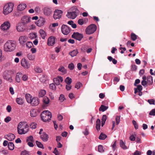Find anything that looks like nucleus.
Returning a JSON list of instances; mask_svg holds the SVG:
<instances>
[{
  "mask_svg": "<svg viewBox=\"0 0 155 155\" xmlns=\"http://www.w3.org/2000/svg\"><path fill=\"white\" fill-rule=\"evenodd\" d=\"M34 141L33 137L32 136H30L27 138L26 142Z\"/></svg>",
  "mask_w": 155,
  "mask_h": 155,
  "instance_id": "79ce46f5",
  "label": "nucleus"
},
{
  "mask_svg": "<svg viewBox=\"0 0 155 155\" xmlns=\"http://www.w3.org/2000/svg\"><path fill=\"white\" fill-rule=\"evenodd\" d=\"M68 68L71 70H72L74 68V64L73 63H71L69 64Z\"/></svg>",
  "mask_w": 155,
  "mask_h": 155,
  "instance_id": "864d4df0",
  "label": "nucleus"
},
{
  "mask_svg": "<svg viewBox=\"0 0 155 155\" xmlns=\"http://www.w3.org/2000/svg\"><path fill=\"white\" fill-rule=\"evenodd\" d=\"M53 81L55 84L57 85H60L61 87H62V85L60 84V83L62 82L63 81V78L62 77L58 76L56 78H54Z\"/></svg>",
  "mask_w": 155,
  "mask_h": 155,
  "instance_id": "f8f14e48",
  "label": "nucleus"
},
{
  "mask_svg": "<svg viewBox=\"0 0 155 155\" xmlns=\"http://www.w3.org/2000/svg\"><path fill=\"white\" fill-rule=\"evenodd\" d=\"M132 122L135 129H137L138 128V126L135 120H133Z\"/></svg>",
  "mask_w": 155,
  "mask_h": 155,
  "instance_id": "3c124183",
  "label": "nucleus"
},
{
  "mask_svg": "<svg viewBox=\"0 0 155 155\" xmlns=\"http://www.w3.org/2000/svg\"><path fill=\"white\" fill-rule=\"evenodd\" d=\"M44 13L45 15L47 16L50 15L52 13L51 10L48 8H45L44 10Z\"/></svg>",
  "mask_w": 155,
  "mask_h": 155,
  "instance_id": "412c9836",
  "label": "nucleus"
},
{
  "mask_svg": "<svg viewBox=\"0 0 155 155\" xmlns=\"http://www.w3.org/2000/svg\"><path fill=\"white\" fill-rule=\"evenodd\" d=\"M21 65L24 68H28L30 67V65L28 64L27 60L25 59H22L21 60Z\"/></svg>",
  "mask_w": 155,
  "mask_h": 155,
  "instance_id": "2eb2a0df",
  "label": "nucleus"
},
{
  "mask_svg": "<svg viewBox=\"0 0 155 155\" xmlns=\"http://www.w3.org/2000/svg\"><path fill=\"white\" fill-rule=\"evenodd\" d=\"M79 13V11L77 8H75L74 10L71 12H68L66 16L69 18L74 19L77 16V14Z\"/></svg>",
  "mask_w": 155,
  "mask_h": 155,
  "instance_id": "0eeeda50",
  "label": "nucleus"
},
{
  "mask_svg": "<svg viewBox=\"0 0 155 155\" xmlns=\"http://www.w3.org/2000/svg\"><path fill=\"white\" fill-rule=\"evenodd\" d=\"M17 103L19 105H21L23 103V99L21 97L17 98L16 99Z\"/></svg>",
  "mask_w": 155,
  "mask_h": 155,
  "instance_id": "c85d7f7f",
  "label": "nucleus"
},
{
  "mask_svg": "<svg viewBox=\"0 0 155 155\" xmlns=\"http://www.w3.org/2000/svg\"><path fill=\"white\" fill-rule=\"evenodd\" d=\"M5 137L8 140L12 141L15 139V135L13 134H9L8 135H5Z\"/></svg>",
  "mask_w": 155,
  "mask_h": 155,
  "instance_id": "a211bd4d",
  "label": "nucleus"
},
{
  "mask_svg": "<svg viewBox=\"0 0 155 155\" xmlns=\"http://www.w3.org/2000/svg\"><path fill=\"white\" fill-rule=\"evenodd\" d=\"M16 29L18 32H22L25 30L24 25L21 23H19L17 26Z\"/></svg>",
  "mask_w": 155,
  "mask_h": 155,
  "instance_id": "6ab92c4d",
  "label": "nucleus"
},
{
  "mask_svg": "<svg viewBox=\"0 0 155 155\" xmlns=\"http://www.w3.org/2000/svg\"><path fill=\"white\" fill-rule=\"evenodd\" d=\"M41 117L42 120L46 122L51 119V113L48 110H45L42 112Z\"/></svg>",
  "mask_w": 155,
  "mask_h": 155,
  "instance_id": "39448f33",
  "label": "nucleus"
},
{
  "mask_svg": "<svg viewBox=\"0 0 155 155\" xmlns=\"http://www.w3.org/2000/svg\"><path fill=\"white\" fill-rule=\"evenodd\" d=\"M72 81L71 79L69 77H67L65 80V82L68 85L71 84Z\"/></svg>",
  "mask_w": 155,
  "mask_h": 155,
  "instance_id": "4c0bfd02",
  "label": "nucleus"
},
{
  "mask_svg": "<svg viewBox=\"0 0 155 155\" xmlns=\"http://www.w3.org/2000/svg\"><path fill=\"white\" fill-rule=\"evenodd\" d=\"M53 153H54L55 155H59V154L56 148H55Z\"/></svg>",
  "mask_w": 155,
  "mask_h": 155,
  "instance_id": "338daca9",
  "label": "nucleus"
},
{
  "mask_svg": "<svg viewBox=\"0 0 155 155\" xmlns=\"http://www.w3.org/2000/svg\"><path fill=\"white\" fill-rule=\"evenodd\" d=\"M78 53V50L76 49L69 53V54L72 57H74L77 55Z\"/></svg>",
  "mask_w": 155,
  "mask_h": 155,
  "instance_id": "cd10ccee",
  "label": "nucleus"
},
{
  "mask_svg": "<svg viewBox=\"0 0 155 155\" xmlns=\"http://www.w3.org/2000/svg\"><path fill=\"white\" fill-rule=\"evenodd\" d=\"M49 87L50 89L53 90H55L56 88L55 85L54 83L50 84L49 85Z\"/></svg>",
  "mask_w": 155,
  "mask_h": 155,
  "instance_id": "8fccbe9b",
  "label": "nucleus"
},
{
  "mask_svg": "<svg viewBox=\"0 0 155 155\" xmlns=\"http://www.w3.org/2000/svg\"><path fill=\"white\" fill-rule=\"evenodd\" d=\"M63 12L61 10L56 9L54 12L53 18L55 20L60 19L62 16Z\"/></svg>",
  "mask_w": 155,
  "mask_h": 155,
  "instance_id": "6e6552de",
  "label": "nucleus"
},
{
  "mask_svg": "<svg viewBox=\"0 0 155 155\" xmlns=\"http://www.w3.org/2000/svg\"><path fill=\"white\" fill-rule=\"evenodd\" d=\"M107 137V136L101 133L99 136V138L100 140H104Z\"/></svg>",
  "mask_w": 155,
  "mask_h": 155,
  "instance_id": "58836bf2",
  "label": "nucleus"
},
{
  "mask_svg": "<svg viewBox=\"0 0 155 155\" xmlns=\"http://www.w3.org/2000/svg\"><path fill=\"white\" fill-rule=\"evenodd\" d=\"M147 84L149 85L152 84L153 83V78L151 76H148L147 78Z\"/></svg>",
  "mask_w": 155,
  "mask_h": 155,
  "instance_id": "393cba45",
  "label": "nucleus"
},
{
  "mask_svg": "<svg viewBox=\"0 0 155 155\" xmlns=\"http://www.w3.org/2000/svg\"><path fill=\"white\" fill-rule=\"evenodd\" d=\"M137 69V66L135 65H131V70L132 71H135Z\"/></svg>",
  "mask_w": 155,
  "mask_h": 155,
  "instance_id": "680f3d73",
  "label": "nucleus"
},
{
  "mask_svg": "<svg viewBox=\"0 0 155 155\" xmlns=\"http://www.w3.org/2000/svg\"><path fill=\"white\" fill-rule=\"evenodd\" d=\"M55 43V38L54 37L51 36L48 40V44L49 46H53Z\"/></svg>",
  "mask_w": 155,
  "mask_h": 155,
  "instance_id": "dca6fc26",
  "label": "nucleus"
},
{
  "mask_svg": "<svg viewBox=\"0 0 155 155\" xmlns=\"http://www.w3.org/2000/svg\"><path fill=\"white\" fill-rule=\"evenodd\" d=\"M120 117L119 116H117L116 117V120L117 125H118L120 122Z\"/></svg>",
  "mask_w": 155,
  "mask_h": 155,
  "instance_id": "603ef678",
  "label": "nucleus"
},
{
  "mask_svg": "<svg viewBox=\"0 0 155 155\" xmlns=\"http://www.w3.org/2000/svg\"><path fill=\"white\" fill-rule=\"evenodd\" d=\"M120 147L123 149H127V147L126 146L125 143L122 140H120Z\"/></svg>",
  "mask_w": 155,
  "mask_h": 155,
  "instance_id": "473e14b6",
  "label": "nucleus"
},
{
  "mask_svg": "<svg viewBox=\"0 0 155 155\" xmlns=\"http://www.w3.org/2000/svg\"><path fill=\"white\" fill-rule=\"evenodd\" d=\"M27 5L25 4H19L17 7L18 10L19 11H23L26 7Z\"/></svg>",
  "mask_w": 155,
  "mask_h": 155,
  "instance_id": "4be33fe9",
  "label": "nucleus"
},
{
  "mask_svg": "<svg viewBox=\"0 0 155 155\" xmlns=\"http://www.w3.org/2000/svg\"><path fill=\"white\" fill-rule=\"evenodd\" d=\"M30 18L27 16H24L21 19V23L23 25H25L29 22Z\"/></svg>",
  "mask_w": 155,
  "mask_h": 155,
  "instance_id": "ddd939ff",
  "label": "nucleus"
},
{
  "mask_svg": "<svg viewBox=\"0 0 155 155\" xmlns=\"http://www.w3.org/2000/svg\"><path fill=\"white\" fill-rule=\"evenodd\" d=\"M98 151L100 153H102L104 152V150L103 149V147L102 145H100L98 146Z\"/></svg>",
  "mask_w": 155,
  "mask_h": 155,
  "instance_id": "a18cd8bd",
  "label": "nucleus"
},
{
  "mask_svg": "<svg viewBox=\"0 0 155 155\" xmlns=\"http://www.w3.org/2000/svg\"><path fill=\"white\" fill-rule=\"evenodd\" d=\"M129 138L130 140L132 141H134L135 140L136 138L134 136L132 135L130 136Z\"/></svg>",
  "mask_w": 155,
  "mask_h": 155,
  "instance_id": "0e129e2a",
  "label": "nucleus"
},
{
  "mask_svg": "<svg viewBox=\"0 0 155 155\" xmlns=\"http://www.w3.org/2000/svg\"><path fill=\"white\" fill-rule=\"evenodd\" d=\"M140 82V81L139 79H137L135 80V82L134 84V85L135 86H137V84H139Z\"/></svg>",
  "mask_w": 155,
  "mask_h": 155,
  "instance_id": "69168bd1",
  "label": "nucleus"
},
{
  "mask_svg": "<svg viewBox=\"0 0 155 155\" xmlns=\"http://www.w3.org/2000/svg\"><path fill=\"white\" fill-rule=\"evenodd\" d=\"M78 24L81 25L84 23V21L83 19H80L78 21Z\"/></svg>",
  "mask_w": 155,
  "mask_h": 155,
  "instance_id": "5fc2aeb1",
  "label": "nucleus"
},
{
  "mask_svg": "<svg viewBox=\"0 0 155 155\" xmlns=\"http://www.w3.org/2000/svg\"><path fill=\"white\" fill-rule=\"evenodd\" d=\"M30 115L31 117H34L37 116L36 110L35 109H33L30 111Z\"/></svg>",
  "mask_w": 155,
  "mask_h": 155,
  "instance_id": "c756f323",
  "label": "nucleus"
},
{
  "mask_svg": "<svg viewBox=\"0 0 155 155\" xmlns=\"http://www.w3.org/2000/svg\"><path fill=\"white\" fill-rule=\"evenodd\" d=\"M13 3L9 2L6 4L3 7V13L5 15L11 12L13 10Z\"/></svg>",
  "mask_w": 155,
  "mask_h": 155,
  "instance_id": "20e7f679",
  "label": "nucleus"
},
{
  "mask_svg": "<svg viewBox=\"0 0 155 155\" xmlns=\"http://www.w3.org/2000/svg\"><path fill=\"white\" fill-rule=\"evenodd\" d=\"M97 26L94 24H91L85 30L86 34L88 35L94 33L96 30Z\"/></svg>",
  "mask_w": 155,
  "mask_h": 155,
  "instance_id": "423d86ee",
  "label": "nucleus"
},
{
  "mask_svg": "<svg viewBox=\"0 0 155 155\" xmlns=\"http://www.w3.org/2000/svg\"><path fill=\"white\" fill-rule=\"evenodd\" d=\"M37 125L36 123L33 122L30 125V127L32 129H35L37 127Z\"/></svg>",
  "mask_w": 155,
  "mask_h": 155,
  "instance_id": "de8ad7c7",
  "label": "nucleus"
},
{
  "mask_svg": "<svg viewBox=\"0 0 155 155\" xmlns=\"http://www.w3.org/2000/svg\"><path fill=\"white\" fill-rule=\"evenodd\" d=\"M71 37L73 38L80 41L83 38V35L78 32H74L72 35Z\"/></svg>",
  "mask_w": 155,
  "mask_h": 155,
  "instance_id": "9d476101",
  "label": "nucleus"
},
{
  "mask_svg": "<svg viewBox=\"0 0 155 155\" xmlns=\"http://www.w3.org/2000/svg\"><path fill=\"white\" fill-rule=\"evenodd\" d=\"M46 93V91L45 90H41L39 93V97H43L45 95Z\"/></svg>",
  "mask_w": 155,
  "mask_h": 155,
  "instance_id": "2f4dec72",
  "label": "nucleus"
},
{
  "mask_svg": "<svg viewBox=\"0 0 155 155\" xmlns=\"http://www.w3.org/2000/svg\"><path fill=\"white\" fill-rule=\"evenodd\" d=\"M45 22L44 19L43 18H41L36 22V25L38 26H41L43 25Z\"/></svg>",
  "mask_w": 155,
  "mask_h": 155,
  "instance_id": "b1692460",
  "label": "nucleus"
},
{
  "mask_svg": "<svg viewBox=\"0 0 155 155\" xmlns=\"http://www.w3.org/2000/svg\"><path fill=\"white\" fill-rule=\"evenodd\" d=\"M131 39L133 41H135L137 38V36L134 33H132L130 35Z\"/></svg>",
  "mask_w": 155,
  "mask_h": 155,
  "instance_id": "37998d69",
  "label": "nucleus"
},
{
  "mask_svg": "<svg viewBox=\"0 0 155 155\" xmlns=\"http://www.w3.org/2000/svg\"><path fill=\"white\" fill-rule=\"evenodd\" d=\"M8 147L9 149L11 150H12L14 148V145L13 143L10 142L8 144Z\"/></svg>",
  "mask_w": 155,
  "mask_h": 155,
  "instance_id": "c9c22d12",
  "label": "nucleus"
},
{
  "mask_svg": "<svg viewBox=\"0 0 155 155\" xmlns=\"http://www.w3.org/2000/svg\"><path fill=\"white\" fill-rule=\"evenodd\" d=\"M41 139L43 141L46 142L48 141V135L45 132H43L42 135L41 136Z\"/></svg>",
  "mask_w": 155,
  "mask_h": 155,
  "instance_id": "5701e85b",
  "label": "nucleus"
},
{
  "mask_svg": "<svg viewBox=\"0 0 155 155\" xmlns=\"http://www.w3.org/2000/svg\"><path fill=\"white\" fill-rule=\"evenodd\" d=\"M150 115H155V109H152L150 112L149 114Z\"/></svg>",
  "mask_w": 155,
  "mask_h": 155,
  "instance_id": "13d9d810",
  "label": "nucleus"
},
{
  "mask_svg": "<svg viewBox=\"0 0 155 155\" xmlns=\"http://www.w3.org/2000/svg\"><path fill=\"white\" fill-rule=\"evenodd\" d=\"M82 85V84L80 82H78L76 84L75 87V88L78 89Z\"/></svg>",
  "mask_w": 155,
  "mask_h": 155,
  "instance_id": "09e8293b",
  "label": "nucleus"
},
{
  "mask_svg": "<svg viewBox=\"0 0 155 155\" xmlns=\"http://www.w3.org/2000/svg\"><path fill=\"white\" fill-rule=\"evenodd\" d=\"M43 104L45 107L48 106L50 103V100L49 98L47 97H45L43 98Z\"/></svg>",
  "mask_w": 155,
  "mask_h": 155,
  "instance_id": "aec40b11",
  "label": "nucleus"
},
{
  "mask_svg": "<svg viewBox=\"0 0 155 155\" xmlns=\"http://www.w3.org/2000/svg\"><path fill=\"white\" fill-rule=\"evenodd\" d=\"M16 46V43L15 41L9 40L7 41L4 44V50L6 52H11L15 50Z\"/></svg>",
  "mask_w": 155,
  "mask_h": 155,
  "instance_id": "f257e3e1",
  "label": "nucleus"
},
{
  "mask_svg": "<svg viewBox=\"0 0 155 155\" xmlns=\"http://www.w3.org/2000/svg\"><path fill=\"white\" fill-rule=\"evenodd\" d=\"M28 127L27 124L24 125L22 122H20L17 127L18 134L21 135L25 134L28 130Z\"/></svg>",
  "mask_w": 155,
  "mask_h": 155,
  "instance_id": "7ed1b4c3",
  "label": "nucleus"
},
{
  "mask_svg": "<svg viewBox=\"0 0 155 155\" xmlns=\"http://www.w3.org/2000/svg\"><path fill=\"white\" fill-rule=\"evenodd\" d=\"M22 75V73H18L16 76L15 80L16 81L19 83L20 81V78Z\"/></svg>",
  "mask_w": 155,
  "mask_h": 155,
  "instance_id": "bb28decb",
  "label": "nucleus"
},
{
  "mask_svg": "<svg viewBox=\"0 0 155 155\" xmlns=\"http://www.w3.org/2000/svg\"><path fill=\"white\" fill-rule=\"evenodd\" d=\"M10 26V24L8 21L4 22L1 25V28L2 30L4 31L9 29Z\"/></svg>",
  "mask_w": 155,
  "mask_h": 155,
  "instance_id": "4468645a",
  "label": "nucleus"
},
{
  "mask_svg": "<svg viewBox=\"0 0 155 155\" xmlns=\"http://www.w3.org/2000/svg\"><path fill=\"white\" fill-rule=\"evenodd\" d=\"M35 71L36 72L38 73H40L42 71L41 69L38 67H36L35 69Z\"/></svg>",
  "mask_w": 155,
  "mask_h": 155,
  "instance_id": "6e6d98bb",
  "label": "nucleus"
},
{
  "mask_svg": "<svg viewBox=\"0 0 155 155\" xmlns=\"http://www.w3.org/2000/svg\"><path fill=\"white\" fill-rule=\"evenodd\" d=\"M147 101L150 104H154L155 101L153 99H149Z\"/></svg>",
  "mask_w": 155,
  "mask_h": 155,
  "instance_id": "4d7b16f0",
  "label": "nucleus"
},
{
  "mask_svg": "<svg viewBox=\"0 0 155 155\" xmlns=\"http://www.w3.org/2000/svg\"><path fill=\"white\" fill-rule=\"evenodd\" d=\"M143 80L141 82L142 85L143 86H144L147 84V82L146 81V76H144L142 77Z\"/></svg>",
  "mask_w": 155,
  "mask_h": 155,
  "instance_id": "f704fd0d",
  "label": "nucleus"
},
{
  "mask_svg": "<svg viewBox=\"0 0 155 155\" xmlns=\"http://www.w3.org/2000/svg\"><path fill=\"white\" fill-rule=\"evenodd\" d=\"M28 40V37L25 36H21L19 39V41L21 45L24 46Z\"/></svg>",
  "mask_w": 155,
  "mask_h": 155,
  "instance_id": "9b49d317",
  "label": "nucleus"
},
{
  "mask_svg": "<svg viewBox=\"0 0 155 155\" xmlns=\"http://www.w3.org/2000/svg\"><path fill=\"white\" fill-rule=\"evenodd\" d=\"M28 59L30 60H33L35 58V56L31 54H29L27 55Z\"/></svg>",
  "mask_w": 155,
  "mask_h": 155,
  "instance_id": "a19ab883",
  "label": "nucleus"
},
{
  "mask_svg": "<svg viewBox=\"0 0 155 155\" xmlns=\"http://www.w3.org/2000/svg\"><path fill=\"white\" fill-rule=\"evenodd\" d=\"M108 108V107H107L103 105H102L99 109V111L104 112L107 110Z\"/></svg>",
  "mask_w": 155,
  "mask_h": 155,
  "instance_id": "e433bc0d",
  "label": "nucleus"
},
{
  "mask_svg": "<svg viewBox=\"0 0 155 155\" xmlns=\"http://www.w3.org/2000/svg\"><path fill=\"white\" fill-rule=\"evenodd\" d=\"M3 77L4 79L9 81L11 82L12 81V79L10 75L8 74V71H5L3 74Z\"/></svg>",
  "mask_w": 155,
  "mask_h": 155,
  "instance_id": "f3484780",
  "label": "nucleus"
},
{
  "mask_svg": "<svg viewBox=\"0 0 155 155\" xmlns=\"http://www.w3.org/2000/svg\"><path fill=\"white\" fill-rule=\"evenodd\" d=\"M25 98L27 101L30 104L33 106H37L39 103V100L36 97H33L30 94H26L25 95Z\"/></svg>",
  "mask_w": 155,
  "mask_h": 155,
  "instance_id": "f03ea898",
  "label": "nucleus"
},
{
  "mask_svg": "<svg viewBox=\"0 0 155 155\" xmlns=\"http://www.w3.org/2000/svg\"><path fill=\"white\" fill-rule=\"evenodd\" d=\"M107 119V117L106 115H103L102 117L101 122H105Z\"/></svg>",
  "mask_w": 155,
  "mask_h": 155,
  "instance_id": "052dcab7",
  "label": "nucleus"
},
{
  "mask_svg": "<svg viewBox=\"0 0 155 155\" xmlns=\"http://www.w3.org/2000/svg\"><path fill=\"white\" fill-rule=\"evenodd\" d=\"M141 152H140L138 150H136L134 153L133 155H140Z\"/></svg>",
  "mask_w": 155,
  "mask_h": 155,
  "instance_id": "774afa93",
  "label": "nucleus"
},
{
  "mask_svg": "<svg viewBox=\"0 0 155 155\" xmlns=\"http://www.w3.org/2000/svg\"><path fill=\"white\" fill-rule=\"evenodd\" d=\"M29 38L31 39H34L37 37V33H31L29 35Z\"/></svg>",
  "mask_w": 155,
  "mask_h": 155,
  "instance_id": "7c9ffc66",
  "label": "nucleus"
},
{
  "mask_svg": "<svg viewBox=\"0 0 155 155\" xmlns=\"http://www.w3.org/2000/svg\"><path fill=\"white\" fill-rule=\"evenodd\" d=\"M116 142L117 141L116 140L114 142V143L112 145L113 149L114 150H115L116 148Z\"/></svg>",
  "mask_w": 155,
  "mask_h": 155,
  "instance_id": "e2e57ef3",
  "label": "nucleus"
},
{
  "mask_svg": "<svg viewBox=\"0 0 155 155\" xmlns=\"http://www.w3.org/2000/svg\"><path fill=\"white\" fill-rule=\"evenodd\" d=\"M58 71L61 72L62 74H64L66 73V71L64 68L62 66H60L58 69Z\"/></svg>",
  "mask_w": 155,
  "mask_h": 155,
  "instance_id": "72a5a7b5",
  "label": "nucleus"
},
{
  "mask_svg": "<svg viewBox=\"0 0 155 155\" xmlns=\"http://www.w3.org/2000/svg\"><path fill=\"white\" fill-rule=\"evenodd\" d=\"M11 120V118L10 117H8L5 119V121L6 123L9 122Z\"/></svg>",
  "mask_w": 155,
  "mask_h": 155,
  "instance_id": "bf43d9fd",
  "label": "nucleus"
},
{
  "mask_svg": "<svg viewBox=\"0 0 155 155\" xmlns=\"http://www.w3.org/2000/svg\"><path fill=\"white\" fill-rule=\"evenodd\" d=\"M61 30L62 33L66 35H68L70 32V28L67 25L63 24L61 27Z\"/></svg>",
  "mask_w": 155,
  "mask_h": 155,
  "instance_id": "1a4fd4ad",
  "label": "nucleus"
},
{
  "mask_svg": "<svg viewBox=\"0 0 155 155\" xmlns=\"http://www.w3.org/2000/svg\"><path fill=\"white\" fill-rule=\"evenodd\" d=\"M39 33L42 38L45 39L46 36V33L42 29H40L39 30Z\"/></svg>",
  "mask_w": 155,
  "mask_h": 155,
  "instance_id": "a878e982",
  "label": "nucleus"
},
{
  "mask_svg": "<svg viewBox=\"0 0 155 155\" xmlns=\"http://www.w3.org/2000/svg\"><path fill=\"white\" fill-rule=\"evenodd\" d=\"M64 99L65 98L64 95L62 94H61L59 98V101H60L61 102H62L64 101Z\"/></svg>",
  "mask_w": 155,
  "mask_h": 155,
  "instance_id": "49530a36",
  "label": "nucleus"
},
{
  "mask_svg": "<svg viewBox=\"0 0 155 155\" xmlns=\"http://www.w3.org/2000/svg\"><path fill=\"white\" fill-rule=\"evenodd\" d=\"M26 46L28 48H30L33 46V45L31 42L28 41L26 43Z\"/></svg>",
  "mask_w": 155,
  "mask_h": 155,
  "instance_id": "c03bdc74",
  "label": "nucleus"
},
{
  "mask_svg": "<svg viewBox=\"0 0 155 155\" xmlns=\"http://www.w3.org/2000/svg\"><path fill=\"white\" fill-rule=\"evenodd\" d=\"M35 142L37 145L38 147L42 149L44 148L43 145L40 142L36 140Z\"/></svg>",
  "mask_w": 155,
  "mask_h": 155,
  "instance_id": "ea45409f",
  "label": "nucleus"
}]
</instances>
